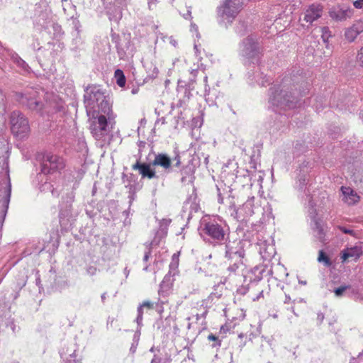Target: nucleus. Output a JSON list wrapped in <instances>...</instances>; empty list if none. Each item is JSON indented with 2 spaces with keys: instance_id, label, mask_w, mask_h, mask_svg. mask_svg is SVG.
Here are the masks:
<instances>
[{
  "instance_id": "obj_26",
  "label": "nucleus",
  "mask_w": 363,
  "mask_h": 363,
  "mask_svg": "<svg viewBox=\"0 0 363 363\" xmlns=\"http://www.w3.org/2000/svg\"><path fill=\"white\" fill-rule=\"evenodd\" d=\"M253 78L258 83L259 85L264 86L269 82V79L266 75H264L263 73L259 72V69L257 68V70L254 73Z\"/></svg>"
},
{
  "instance_id": "obj_53",
  "label": "nucleus",
  "mask_w": 363,
  "mask_h": 363,
  "mask_svg": "<svg viewBox=\"0 0 363 363\" xmlns=\"http://www.w3.org/2000/svg\"><path fill=\"white\" fill-rule=\"evenodd\" d=\"M194 50H195V53L196 55H198V52H199V48H198V45L197 44H194Z\"/></svg>"
},
{
  "instance_id": "obj_44",
  "label": "nucleus",
  "mask_w": 363,
  "mask_h": 363,
  "mask_svg": "<svg viewBox=\"0 0 363 363\" xmlns=\"http://www.w3.org/2000/svg\"><path fill=\"white\" fill-rule=\"evenodd\" d=\"M289 94H290L289 95H291L292 96V98L291 97L290 99L291 100H294V101L296 103L295 108H296L297 106H300V104H298V101L296 100V99L294 96H292L291 91ZM293 108H294V107Z\"/></svg>"
},
{
  "instance_id": "obj_21",
  "label": "nucleus",
  "mask_w": 363,
  "mask_h": 363,
  "mask_svg": "<svg viewBox=\"0 0 363 363\" xmlns=\"http://www.w3.org/2000/svg\"><path fill=\"white\" fill-rule=\"evenodd\" d=\"M342 200L348 205H354L359 200L358 194L350 187H341Z\"/></svg>"
},
{
  "instance_id": "obj_36",
  "label": "nucleus",
  "mask_w": 363,
  "mask_h": 363,
  "mask_svg": "<svg viewBox=\"0 0 363 363\" xmlns=\"http://www.w3.org/2000/svg\"><path fill=\"white\" fill-rule=\"evenodd\" d=\"M161 35V38L163 39V40H164V38H167L168 40H169V43L174 47H177V40L172 37V36H164L163 35V34H160Z\"/></svg>"
},
{
  "instance_id": "obj_38",
  "label": "nucleus",
  "mask_w": 363,
  "mask_h": 363,
  "mask_svg": "<svg viewBox=\"0 0 363 363\" xmlns=\"http://www.w3.org/2000/svg\"><path fill=\"white\" fill-rule=\"evenodd\" d=\"M72 18V24L74 26V28H75V30L77 31V34H79V21L77 18Z\"/></svg>"
},
{
  "instance_id": "obj_23",
  "label": "nucleus",
  "mask_w": 363,
  "mask_h": 363,
  "mask_svg": "<svg viewBox=\"0 0 363 363\" xmlns=\"http://www.w3.org/2000/svg\"><path fill=\"white\" fill-rule=\"evenodd\" d=\"M43 26L49 33L52 34L55 38H60L63 34L61 26L53 21L46 22L43 24Z\"/></svg>"
},
{
  "instance_id": "obj_34",
  "label": "nucleus",
  "mask_w": 363,
  "mask_h": 363,
  "mask_svg": "<svg viewBox=\"0 0 363 363\" xmlns=\"http://www.w3.org/2000/svg\"><path fill=\"white\" fill-rule=\"evenodd\" d=\"M143 307L141 305L138 308V316L136 318V322L139 326L142 324L143 320Z\"/></svg>"
},
{
  "instance_id": "obj_1",
  "label": "nucleus",
  "mask_w": 363,
  "mask_h": 363,
  "mask_svg": "<svg viewBox=\"0 0 363 363\" xmlns=\"http://www.w3.org/2000/svg\"><path fill=\"white\" fill-rule=\"evenodd\" d=\"M43 94V90L28 87L22 92L16 93V99L29 109L40 112L42 114L64 112V102L57 95L54 93H46L44 104L40 101V96Z\"/></svg>"
},
{
  "instance_id": "obj_41",
  "label": "nucleus",
  "mask_w": 363,
  "mask_h": 363,
  "mask_svg": "<svg viewBox=\"0 0 363 363\" xmlns=\"http://www.w3.org/2000/svg\"><path fill=\"white\" fill-rule=\"evenodd\" d=\"M197 72H198V69L197 68L191 69L190 70V73H191V74L192 76V77L191 78V80L195 79V77H196Z\"/></svg>"
},
{
  "instance_id": "obj_48",
  "label": "nucleus",
  "mask_w": 363,
  "mask_h": 363,
  "mask_svg": "<svg viewBox=\"0 0 363 363\" xmlns=\"http://www.w3.org/2000/svg\"><path fill=\"white\" fill-rule=\"evenodd\" d=\"M191 10L188 9L187 13L184 15V18L188 19V18H191Z\"/></svg>"
},
{
  "instance_id": "obj_59",
  "label": "nucleus",
  "mask_w": 363,
  "mask_h": 363,
  "mask_svg": "<svg viewBox=\"0 0 363 363\" xmlns=\"http://www.w3.org/2000/svg\"><path fill=\"white\" fill-rule=\"evenodd\" d=\"M143 270L144 271H147L148 270V266H146L145 267H144Z\"/></svg>"
},
{
  "instance_id": "obj_14",
  "label": "nucleus",
  "mask_w": 363,
  "mask_h": 363,
  "mask_svg": "<svg viewBox=\"0 0 363 363\" xmlns=\"http://www.w3.org/2000/svg\"><path fill=\"white\" fill-rule=\"evenodd\" d=\"M172 161L166 154H157L152 162V166H160L163 170L159 172L160 177H164L171 170Z\"/></svg>"
},
{
  "instance_id": "obj_50",
  "label": "nucleus",
  "mask_w": 363,
  "mask_h": 363,
  "mask_svg": "<svg viewBox=\"0 0 363 363\" xmlns=\"http://www.w3.org/2000/svg\"><path fill=\"white\" fill-rule=\"evenodd\" d=\"M101 298L102 302L104 303L106 299V293L102 294L101 296Z\"/></svg>"
},
{
  "instance_id": "obj_56",
  "label": "nucleus",
  "mask_w": 363,
  "mask_h": 363,
  "mask_svg": "<svg viewBox=\"0 0 363 363\" xmlns=\"http://www.w3.org/2000/svg\"><path fill=\"white\" fill-rule=\"evenodd\" d=\"M299 284H303V285H306V281H299Z\"/></svg>"
},
{
  "instance_id": "obj_39",
  "label": "nucleus",
  "mask_w": 363,
  "mask_h": 363,
  "mask_svg": "<svg viewBox=\"0 0 363 363\" xmlns=\"http://www.w3.org/2000/svg\"><path fill=\"white\" fill-rule=\"evenodd\" d=\"M353 6L354 8L357 9H363V0H356L353 3Z\"/></svg>"
},
{
  "instance_id": "obj_37",
  "label": "nucleus",
  "mask_w": 363,
  "mask_h": 363,
  "mask_svg": "<svg viewBox=\"0 0 363 363\" xmlns=\"http://www.w3.org/2000/svg\"><path fill=\"white\" fill-rule=\"evenodd\" d=\"M96 268L94 266H89L86 268V273L91 276L96 274Z\"/></svg>"
},
{
  "instance_id": "obj_20",
  "label": "nucleus",
  "mask_w": 363,
  "mask_h": 363,
  "mask_svg": "<svg viewBox=\"0 0 363 363\" xmlns=\"http://www.w3.org/2000/svg\"><path fill=\"white\" fill-rule=\"evenodd\" d=\"M363 251L361 246L355 245L354 247H347L342 252L341 259L342 262H345L351 259L352 260H357L362 255Z\"/></svg>"
},
{
  "instance_id": "obj_51",
  "label": "nucleus",
  "mask_w": 363,
  "mask_h": 363,
  "mask_svg": "<svg viewBox=\"0 0 363 363\" xmlns=\"http://www.w3.org/2000/svg\"><path fill=\"white\" fill-rule=\"evenodd\" d=\"M175 160H177V162H176L175 165H176V167H179L181 164L179 157H176Z\"/></svg>"
},
{
  "instance_id": "obj_4",
  "label": "nucleus",
  "mask_w": 363,
  "mask_h": 363,
  "mask_svg": "<svg viewBox=\"0 0 363 363\" xmlns=\"http://www.w3.org/2000/svg\"><path fill=\"white\" fill-rule=\"evenodd\" d=\"M291 88L286 81L281 84H274L269 91V104L275 111L279 110L291 109L296 106L294 100H291L292 96L289 95Z\"/></svg>"
},
{
  "instance_id": "obj_49",
  "label": "nucleus",
  "mask_w": 363,
  "mask_h": 363,
  "mask_svg": "<svg viewBox=\"0 0 363 363\" xmlns=\"http://www.w3.org/2000/svg\"><path fill=\"white\" fill-rule=\"evenodd\" d=\"M151 363H160V358L155 357L152 361Z\"/></svg>"
},
{
  "instance_id": "obj_17",
  "label": "nucleus",
  "mask_w": 363,
  "mask_h": 363,
  "mask_svg": "<svg viewBox=\"0 0 363 363\" xmlns=\"http://www.w3.org/2000/svg\"><path fill=\"white\" fill-rule=\"evenodd\" d=\"M323 7L320 4H312L305 11L303 20L306 23H312L321 17Z\"/></svg>"
},
{
  "instance_id": "obj_45",
  "label": "nucleus",
  "mask_w": 363,
  "mask_h": 363,
  "mask_svg": "<svg viewBox=\"0 0 363 363\" xmlns=\"http://www.w3.org/2000/svg\"><path fill=\"white\" fill-rule=\"evenodd\" d=\"M157 4V0H149L148 5L149 8L152 9V6H155Z\"/></svg>"
},
{
  "instance_id": "obj_30",
  "label": "nucleus",
  "mask_w": 363,
  "mask_h": 363,
  "mask_svg": "<svg viewBox=\"0 0 363 363\" xmlns=\"http://www.w3.org/2000/svg\"><path fill=\"white\" fill-rule=\"evenodd\" d=\"M356 61L359 67L363 69V46L357 51Z\"/></svg>"
},
{
  "instance_id": "obj_32",
  "label": "nucleus",
  "mask_w": 363,
  "mask_h": 363,
  "mask_svg": "<svg viewBox=\"0 0 363 363\" xmlns=\"http://www.w3.org/2000/svg\"><path fill=\"white\" fill-rule=\"evenodd\" d=\"M169 281V277H165L160 284V291H167L170 289V284H167V281Z\"/></svg>"
},
{
  "instance_id": "obj_55",
  "label": "nucleus",
  "mask_w": 363,
  "mask_h": 363,
  "mask_svg": "<svg viewBox=\"0 0 363 363\" xmlns=\"http://www.w3.org/2000/svg\"><path fill=\"white\" fill-rule=\"evenodd\" d=\"M124 273H125V276L127 277L128 276V274H129V270H128L127 268H125Z\"/></svg>"
},
{
  "instance_id": "obj_24",
  "label": "nucleus",
  "mask_w": 363,
  "mask_h": 363,
  "mask_svg": "<svg viewBox=\"0 0 363 363\" xmlns=\"http://www.w3.org/2000/svg\"><path fill=\"white\" fill-rule=\"evenodd\" d=\"M309 181V176L307 174H300L296 183V188L301 191H305Z\"/></svg>"
},
{
  "instance_id": "obj_18",
  "label": "nucleus",
  "mask_w": 363,
  "mask_h": 363,
  "mask_svg": "<svg viewBox=\"0 0 363 363\" xmlns=\"http://www.w3.org/2000/svg\"><path fill=\"white\" fill-rule=\"evenodd\" d=\"M362 33H363V21H357L345 30V38L348 42L352 43Z\"/></svg>"
},
{
  "instance_id": "obj_42",
  "label": "nucleus",
  "mask_w": 363,
  "mask_h": 363,
  "mask_svg": "<svg viewBox=\"0 0 363 363\" xmlns=\"http://www.w3.org/2000/svg\"><path fill=\"white\" fill-rule=\"evenodd\" d=\"M160 243V240L157 239V237H155L154 238V240L150 243V247H152L153 246H156L157 245H159Z\"/></svg>"
},
{
  "instance_id": "obj_3",
  "label": "nucleus",
  "mask_w": 363,
  "mask_h": 363,
  "mask_svg": "<svg viewBox=\"0 0 363 363\" xmlns=\"http://www.w3.org/2000/svg\"><path fill=\"white\" fill-rule=\"evenodd\" d=\"M199 232L206 242L221 244L226 238L223 221L218 217H204L200 223Z\"/></svg>"
},
{
  "instance_id": "obj_40",
  "label": "nucleus",
  "mask_w": 363,
  "mask_h": 363,
  "mask_svg": "<svg viewBox=\"0 0 363 363\" xmlns=\"http://www.w3.org/2000/svg\"><path fill=\"white\" fill-rule=\"evenodd\" d=\"M74 353L70 354V359L66 363H82L79 360L75 359Z\"/></svg>"
},
{
  "instance_id": "obj_6",
  "label": "nucleus",
  "mask_w": 363,
  "mask_h": 363,
  "mask_svg": "<svg viewBox=\"0 0 363 363\" xmlns=\"http://www.w3.org/2000/svg\"><path fill=\"white\" fill-rule=\"evenodd\" d=\"M245 0H224L217 9L220 23H230L240 11Z\"/></svg>"
},
{
  "instance_id": "obj_31",
  "label": "nucleus",
  "mask_w": 363,
  "mask_h": 363,
  "mask_svg": "<svg viewBox=\"0 0 363 363\" xmlns=\"http://www.w3.org/2000/svg\"><path fill=\"white\" fill-rule=\"evenodd\" d=\"M337 228L345 234H349L353 237H357V233L350 228L345 226H338Z\"/></svg>"
},
{
  "instance_id": "obj_25",
  "label": "nucleus",
  "mask_w": 363,
  "mask_h": 363,
  "mask_svg": "<svg viewBox=\"0 0 363 363\" xmlns=\"http://www.w3.org/2000/svg\"><path fill=\"white\" fill-rule=\"evenodd\" d=\"M12 60L13 62L25 73L30 72V67L17 54L13 55Z\"/></svg>"
},
{
  "instance_id": "obj_10",
  "label": "nucleus",
  "mask_w": 363,
  "mask_h": 363,
  "mask_svg": "<svg viewBox=\"0 0 363 363\" xmlns=\"http://www.w3.org/2000/svg\"><path fill=\"white\" fill-rule=\"evenodd\" d=\"M107 10V15L110 21H118L122 17L120 4L122 0H102Z\"/></svg>"
},
{
  "instance_id": "obj_47",
  "label": "nucleus",
  "mask_w": 363,
  "mask_h": 363,
  "mask_svg": "<svg viewBox=\"0 0 363 363\" xmlns=\"http://www.w3.org/2000/svg\"><path fill=\"white\" fill-rule=\"evenodd\" d=\"M150 255V250H149L148 252H145V256L143 257L144 262H147V259H149Z\"/></svg>"
},
{
  "instance_id": "obj_9",
  "label": "nucleus",
  "mask_w": 363,
  "mask_h": 363,
  "mask_svg": "<svg viewBox=\"0 0 363 363\" xmlns=\"http://www.w3.org/2000/svg\"><path fill=\"white\" fill-rule=\"evenodd\" d=\"M65 167L62 157L51 153H46L43 156L41 164V171L44 174H52L61 170Z\"/></svg>"
},
{
  "instance_id": "obj_54",
  "label": "nucleus",
  "mask_w": 363,
  "mask_h": 363,
  "mask_svg": "<svg viewBox=\"0 0 363 363\" xmlns=\"http://www.w3.org/2000/svg\"><path fill=\"white\" fill-rule=\"evenodd\" d=\"M162 222L165 224V225H168L170 223V220L164 219Z\"/></svg>"
},
{
  "instance_id": "obj_43",
  "label": "nucleus",
  "mask_w": 363,
  "mask_h": 363,
  "mask_svg": "<svg viewBox=\"0 0 363 363\" xmlns=\"http://www.w3.org/2000/svg\"><path fill=\"white\" fill-rule=\"evenodd\" d=\"M141 306H142L143 307H147V308H151V307H152V303H151V302H150V301H145V302H143V304H141Z\"/></svg>"
},
{
  "instance_id": "obj_57",
  "label": "nucleus",
  "mask_w": 363,
  "mask_h": 363,
  "mask_svg": "<svg viewBox=\"0 0 363 363\" xmlns=\"http://www.w3.org/2000/svg\"><path fill=\"white\" fill-rule=\"evenodd\" d=\"M261 279H262V277L261 276H258L257 278L256 279H255V281H258L261 280Z\"/></svg>"
},
{
  "instance_id": "obj_60",
  "label": "nucleus",
  "mask_w": 363,
  "mask_h": 363,
  "mask_svg": "<svg viewBox=\"0 0 363 363\" xmlns=\"http://www.w3.org/2000/svg\"><path fill=\"white\" fill-rule=\"evenodd\" d=\"M67 1V0H62V2H63V1Z\"/></svg>"
},
{
  "instance_id": "obj_11",
  "label": "nucleus",
  "mask_w": 363,
  "mask_h": 363,
  "mask_svg": "<svg viewBox=\"0 0 363 363\" xmlns=\"http://www.w3.org/2000/svg\"><path fill=\"white\" fill-rule=\"evenodd\" d=\"M329 15L335 21H343L352 18L353 10L346 6H335L330 9Z\"/></svg>"
},
{
  "instance_id": "obj_29",
  "label": "nucleus",
  "mask_w": 363,
  "mask_h": 363,
  "mask_svg": "<svg viewBox=\"0 0 363 363\" xmlns=\"http://www.w3.org/2000/svg\"><path fill=\"white\" fill-rule=\"evenodd\" d=\"M318 261L319 262H323L324 264L327 267H329L331 264L329 258L325 255V254L322 250L319 252Z\"/></svg>"
},
{
  "instance_id": "obj_19",
  "label": "nucleus",
  "mask_w": 363,
  "mask_h": 363,
  "mask_svg": "<svg viewBox=\"0 0 363 363\" xmlns=\"http://www.w3.org/2000/svg\"><path fill=\"white\" fill-rule=\"evenodd\" d=\"M257 208H258V206H255V197L252 196L247 199L246 202L238 209L237 213L239 216H242L243 218H245L252 216L255 213Z\"/></svg>"
},
{
  "instance_id": "obj_13",
  "label": "nucleus",
  "mask_w": 363,
  "mask_h": 363,
  "mask_svg": "<svg viewBox=\"0 0 363 363\" xmlns=\"http://www.w3.org/2000/svg\"><path fill=\"white\" fill-rule=\"evenodd\" d=\"M244 257V250L239 242H229L225 245V257L229 260L238 259V262L242 259Z\"/></svg>"
},
{
  "instance_id": "obj_27",
  "label": "nucleus",
  "mask_w": 363,
  "mask_h": 363,
  "mask_svg": "<svg viewBox=\"0 0 363 363\" xmlns=\"http://www.w3.org/2000/svg\"><path fill=\"white\" fill-rule=\"evenodd\" d=\"M114 77L116 80L117 84L123 87L125 84V77L122 70L121 69H116L115 71Z\"/></svg>"
},
{
  "instance_id": "obj_7",
  "label": "nucleus",
  "mask_w": 363,
  "mask_h": 363,
  "mask_svg": "<svg viewBox=\"0 0 363 363\" xmlns=\"http://www.w3.org/2000/svg\"><path fill=\"white\" fill-rule=\"evenodd\" d=\"M239 52L247 62L258 65L262 55L257 40L253 36L245 38L240 45Z\"/></svg>"
},
{
  "instance_id": "obj_33",
  "label": "nucleus",
  "mask_w": 363,
  "mask_h": 363,
  "mask_svg": "<svg viewBox=\"0 0 363 363\" xmlns=\"http://www.w3.org/2000/svg\"><path fill=\"white\" fill-rule=\"evenodd\" d=\"M349 288H350V286H347V285L342 286L339 288L335 289L334 290V293L337 297H340L342 296V294L345 291V290Z\"/></svg>"
},
{
  "instance_id": "obj_52",
  "label": "nucleus",
  "mask_w": 363,
  "mask_h": 363,
  "mask_svg": "<svg viewBox=\"0 0 363 363\" xmlns=\"http://www.w3.org/2000/svg\"><path fill=\"white\" fill-rule=\"evenodd\" d=\"M290 300H291L290 296H289L286 295V296H285V301H284V303H289V302L290 301Z\"/></svg>"
},
{
  "instance_id": "obj_28",
  "label": "nucleus",
  "mask_w": 363,
  "mask_h": 363,
  "mask_svg": "<svg viewBox=\"0 0 363 363\" xmlns=\"http://www.w3.org/2000/svg\"><path fill=\"white\" fill-rule=\"evenodd\" d=\"M233 261H234L233 264H230L228 267V271L230 273H235L237 272L238 269L240 267V266L242 264V259L240 260L239 262H238V259H234Z\"/></svg>"
},
{
  "instance_id": "obj_5",
  "label": "nucleus",
  "mask_w": 363,
  "mask_h": 363,
  "mask_svg": "<svg viewBox=\"0 0 363 363\" xmlns=\"http://www.w3.org/2000/svg\"><path fill=\"white\" fill-rule=\"evenodd\" d=\"M91 117V123L90 125V130L93 136L96 140H101L108 135L112 128L114 116L113 112L108 114L94 113Z\"/></svg>"
},
{
  "instance_id": "obj_12",
  "label": "nucleus",
  "mask_w": 363,
  "mask_h": 363,
  "mask_svg": "<svg viewBox=\"0 0 363 363\" xmlns=\"http://www.w3.org/2000/svg\"><path fill=\"white\" fill-rule=\"evenodd\" d=\"M308 213L311 218V226L316 233V236L322 240L324 236V229L321 222L316 218L317 212L314 208V203L312 199L308 201Z\"/></svg>"
},
{
  "instance_id": "obj_46",
  "label": "nucleus",
  "mask_w": 363,
  "mask_h": 363,
  "mask_svg": "<svg viewBox=\"0 0 363 363\" xmlns=\"http://www.w3.org/2000/svg\"><path fill=\"white\" fill-rule=\"evenodd\" d=\"M208 340H211V341H216L218 340V337L216 335L211 334L208 336Z\"/></svg>"
},
{
  "instance_id": "obj_15",
  "label": "nucleus",
  "mask_w": 363,
  "mask_h": 363,
  "mask_svg": "<svg viewBox=\"0 0 363 363\" xmlns=\"http://www.w3.org/2000/svg\"><path fill=\"white\" fill-rule=\"evenodd\" d=\"M11 192V185L9 182L8 184L0 190V213L5 216L7 212L9 204L10 202Z\"/></svg>"
},
{
  "instance_id": "obj_16",
  "label": "nucleus",
  "mask_w": 363,
  "mask_h": 363,
  "mask_svg": "<svg viewBox=\"0 0 363 363\" xmlns=\"http://www.w3.org/2000/svg\"><path fill=\"white\" fill-rule=\"evenodd\" d=\"M151 164L146 163H140L138 161L135 164L133 165V169L139 171L140 174H141L143 178H148L150 179L154 178H159L160 176L155 169L151 168Z\"/></svg>"
},
{
  "instance_id": "obj_58",
  "label": "nucleus",
  "mask_w": 363,
  "mask_h": 363,
  "mask_svg": "<svg viewBox=\"0 0 363 363\" xmlns=\"http://www.w3.org/2000/svg\"><path fill=\"white\" fill-rule=\"evenodd\" d=\"M318 317L323 320V314H320V315H318Z\"/></svg>"
},
{
  "instance_id": "obj_2",
  "label": "nucleus",
  "mask_w": 363,
  "mask_h": 363,
  "mask_svg": "<svg viewBox=\"0 0 363 363\" xmlns=\"http://www.w3.org/2000/svg\"><path fill=\"white\" fill-rule=\"evenodd\" d=\"M84 103L88 116L94 113L108 114L112 112L111 106L105 92L99 86L89 87L84 94Z\"/></svg>"
},
{
  "instance_id": "obj_35",
  "label": "nucleus",
  "mask_w": 363,
  "mask_h": 363,
  "mask_svg": "<svg viewBox=\"0 0 363 363\" xmlns=\"http://www.w3.org/2000/svg\"><path fill=\"white\" fill-rule=\"evenodd\" d=\"M322 32V38L324 42H325L328 38L330 36L329 28L327 27L321 28Z\"/></svg>"
},
{
  "instance_id": "obj_8",
  "label": "nucleus",
  "mask_w": 363,
  "mask_h": 363,
  "mask_svg": "<svg viewBox=\"0 0 363 363\" xmlns=\"http://www.w3.org/2000/svg\"><path fill=\"white\" fill-rule=\"evenodd\" d=\"M10 123L13 134L21 138L26 136L30 130L27 118L19 111H13L11 113Z\"/></svg>"
},
{
  "instance_id": "obj_22",
  "label": "nucleus",
  "mask_w": 363,
  "mask_h": 363,
  "mask_svg": "<svg viewBox=\"0 0 363 363\" xmlns=\"http://www.w3.org/2000/svg\"><path fill=\"white\" fill-rule=\"evenodd\" d=\"M194 167L192 164H189L186 165L181 170V182L183 184H188L193 182L194 179Z\"/></svg>"
}]
</instances>
